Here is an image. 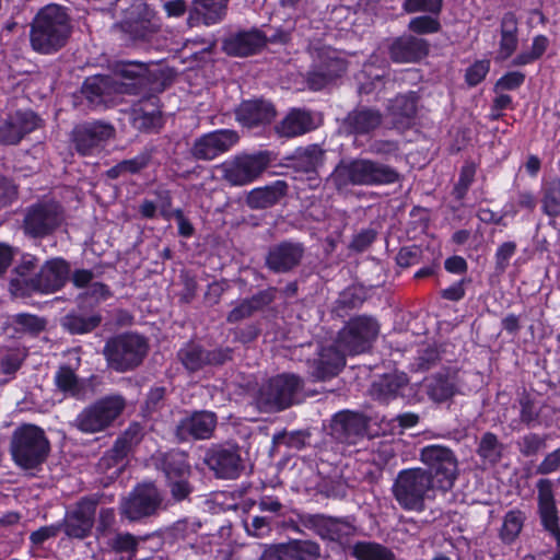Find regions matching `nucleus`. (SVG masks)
I'll list each match as a JSON object with an SVG mask.
<instances>
[{"instance_id": "20", "label": "nucleus", "mask_w": 560, "mask_h": 560, "mask_svg": "<svg viewBox=\"0 0 560 560\" xmlns=\"http://www.w3.org/2000/svg\"><path fill=\"white\" fill-rule=\"evenodd\" d=\"M205 464L223 479H235L244 469L238 446L214 445L208 450Z\"/></svg>"}, {"instance_id": "22", "label": "nucleus", "mask_w": 560, "mask_h": 560, "mask_svg": "<svg viewBox=\"0 0 560 560\" xmlns=\"http://www.w3.org/2000/svg\"><path fill=\"white\" fill-rule=\"evenodd\" d=\"M304 254L305 247L302 243L282 241L269 247L265 265L275 273H288L301 265Z\"/></svg>"}, {"instance_id": "21", "label": "nucleus", "mask_w": 560, "mask_h": 560, "mask_svg": "<svg viewBox=\"0 0 560 560\" xmlns=\"http://www.w3.org/2000/svg\"><path fill=\"white\" fill-rule=\"evenodd\" d=\"M238 140L240 136L236 131L221 129L196 139L189 152L196 160L210 161L229 151Z\"/></svg>"}, {"instance_id": "25", "label": "nucleus", "mask_w": 560, "mask_h": 560, "mask_svg": "<svg viewBox=\"0 0 560 560\" xmlns=\"http://www.w3.org/2000/svg\"><path fill=\"white\" fill-rule=\"evenodd\" d=\"M97 503L96 499H82L77 508L66 515L61 527L67 536L82 539L89 535L94 524Z\"/></svg>"}, {"instance_id": "42", "label": "nucleus", "mask_w": 560, "mask_h": 560, "mask_svg": "<svg viewBox=\"0 0 560 560\" xmlns=\"http://www.w3.org/2000/svg\"><path fill=\"white\" fill-rule=\"evenodd\" d=\"M288 185L283 180H278L273 185L253 189L246 198V203L252 209H266L276 205L285 196Z\"/></svg>"}, {"instance_id": "9", "label": "nucleus", "mask_w": 560, "mask_h": 560, "mask_svg": "<svg viewBox=\"0 0 560 560\" xmlns=\"http://www.w3.org/2000/svg\"><path fill=\"white\" fill-rule=\"evenodd\" d=\"M419 458L436 489L446 492L453 488L458 477V462L451 448L428 445L421 448Z\"/></svg>"}, {"instance_id": "26", "label": "nucleus", "mask_w": 560, "mask_h": 560, "mask_svg": "<svg viewBox=\"0 0 560 560\" xmlns=\"http://www.w3.org/2000/svg\"><path fill=\"white\" fill-rule=\"evenodd\" d=\"M69 265L63 259L47 261L39 272L30 279V287L42 293H52L61 289L69 278Z\"/></svg>"}, {"instance_id": "7", "label": "nucleus", "mask_w": 560, "mask_h": 560, "mask_svg": "<svg viewBox=\"0 0 560 560\" xmlns=\"http://www.w3.org/2000/svg\"><path fill=\"white\" fill-rule=\"evenodd\" d=\"M312 65L305 74L306 86L320 91L340 79L348 69V62L340 52L329 46L311 47Z\"/></svg>"}, {"instance_id": "31", "label": "nucleus", "mask_w": 560, "mask_h": 560, "mask_svg": "<svg viewBox=\"0 0 560 560\" xmlns=\"http://www.w3.org/2000/svg\"><path fill=\"white\" fill-rule=\"evenodd\" d=\"M429 52V44L425 39L402 35L395 38L389 45V57L394 62H417Z\"/></svg>"}, {"instance_id": "29", "label": "nucleus", "mask_w": 560, "mask_h": 560, "mask_svg": "<svg viewBox=\"0 0 560 560\" xmlns=\"http://www.w3.org/2000/svg\"><path fill=\"white\" fill-rule=\"evenodd\" d=\"M236 120L244 127L254 128L270 124L276 117L273 105L264 100L242 102L235 109Z\"/></svg>"}, {"instance_id": "52", "label": "nucleus", "mask_w": 560, "mask_h": 560, "mask_svg": "<svg viewBox=\"0 0 560 560\" xmlns=\"http://www.w3.org/2000/svg\"><path fill=\"white\" fill-rule=\"evenodd\" d=\"M455 386L448 376L435 375L429 386L428 393L435 401H445L454 395Z\"/></svg>"}, {"instance_id": "57", "label": "nucleus", "mask_w": 560, "mask_h": 560, "mask_svg": "<svg viewBox=\"0 0 560 560\" xmlns=\"http://www.w3.org/2000/svg\"><path fill=\"white\" fill-rule=\"evenodd\" d=\"M523 528V520L522 517L514 513L510 512L506 514L504 518V523L501 529V537L505 541H513L517 535L521 533Z\"/></svg>"}, {"instance_id": "38", "label": "nucleus", "mask_w": 560, "mask_h": 560, "mask_svg": "<svg viewBox=\"0 0 560 560\" xmlns=\"http://www.w3.org/2000/svg\"><path fill=\"white\" fill-rule=\"evenodd\" d=\"M156 469L163 471L165 479L190 477L191 468L185 452L172 450L166 453H158L153 456Z\"/></svg>"}, {"instance_id": "36", "label": "nucleus", "mask_w": 560, "mask_h": 560, "mask_svg": "<svg viewBox=\"0 0 560 560\" xmlns=\"http://www.w3.org/2000/svg\"><path fill=\"white\" fill-rule=\"evenodd\" d=\"M299 521L304 527L330 540L340 538L345 534V528L348 527L346 521L323 514H301Z\"/></svg>"}, {"instance_id": "64", "label": "nucleus", "mask_w": 560, "mask_h": 560, "mask_svg": "<svg viewBox=\"0 0 560 560\" xmlns=\"http://www.w3.org/2000/svg\"><path fill=\"white\" fill-rule=\"evenodd\" d=\"M524 81V75L521 72H509L504 77H502L495 83L494 91L500 93L505 90H514Z\"/></svg>"}, {"instance_id": "15", "label": "nucleus", "mask_w": 560, "mask_h": 560, "mask_svg": "<svg viewBox=\"0 0 560 560\" xmlns=\"http://www.w3.org/2000/svg\"><path fill=\"white\" fill-rule=\"evenodd\" d=\"M232 357V348L220 347L213 350H207L201 345L192 341L187 342L177 352L178 361L189 373L198 372L208 365H223L231 361Z\"/></svg>"}, {"instance_id": "39", "label": "nucleus", "mask_w": 560, "mask_h": 560, "mask_svg": "<svg viewBox=\"0 0 560 560\" xmlns=\"http://www.w3.org/2000/svg\"><path fill=\"white\" fill-rule=\"evenodd\" d=\"M275 556L277 560H318L320 547L313 540L293 539L278 545Z\"/></svg>"}, {"instance_id": "1", "label": "nucleus", "mask_w": 560, "mask_h": 560, "mask_svg": "<svg viewBox=\"0 0 560 560\" xmlns=\"http://www.w3.org/2000/svg\"><path fill=\"white\" fill-rule=\"evenodd\" d=\"M71 34V18L66 8L51 3L42 8L33 19L30 44L34 51L51 55L68 44Z\"/></svg>"}, {"instance_id": "61", "label": "nucleus", "mask_w": 560, "mask_h": 560, "mask_svg": "<svg viewBox=\"0 0 560 560\" xmlns=\"http://www.w3.org/2000/svg\"><path fill=\"white\" fill-rule=\"evenodd\" d=\"M261 332L258 322L247 324L233 330L234 339L242 343H249L258 338Z\"/></svg>"}, {"instance_id": "18", "label": "nucleus", "mask_w": 560, "mask_h": 560, "mask_svg": "<svg viewBox=\"0 0 560 560\" xmlns=\"http://www.w3.org/2000/svg\"><path fill=\"white\" fill-rule=\"evenodd\" d=\"M81 93L91 107H98L110 103L116 94L135 92L115 77L98 74L85 79Z\"/></svg>"}, {"instance_id": "58", "label": "nucleus", "mask_w": 560, "mask_h": 560, "mask_svg": "<svg viewBox=\"0 0 560 560\" xmlns=\"http://www.w3.org/2000/svg\"><path fill=\"white\" fill-rule=\"evenodd\" d=\"M25 353L19 349L8 351L1 359L0 369L3 374H14L22 365Z\"/></svg>"}, {"instance_id": "37", "label": "nucleus", "mask_w": 560, "mask_h": 560, "mask_svg": "<svg viewBox=\"0 0 560 560\" xmlns=\"http://www.w3.org/2000/svg\"><path fill=\"white\" fill-rule=\"evenodd\" d=\"M538 503L541 522L560 545V529L558 526V515L553 499L552 483L549 480L541 479L538 485Z\"/></svg>"}, {"instance_id": "59", "label": "nucleus", "mask_w": 560, "mask_h": 560, "mask_svg": "<svg viewBox=\"0 0 560 560\" xmlns=\"http://www.w3.org/2000/svg\"><path fill=\"white\" fill-rule=\"evenodd\" d=\"M476 174V166L474 163H467L463 166L460 171V176L458 183L455 185L453 194L456 199L464 198L468 187L474 182V177Z\"/></svg>"}, {"instance_id": "47", "label": "nucleus", "mask_w": 560, "mask_h": 560, "mask_svg": "<svg viewBox=\"0 0 560 560\" xmlns=\"http://www.w3.org/2000/svg\"><path fill=\"white\" fill-rule=\"evenodd\" d=\"M46 319L33 314L21 313L9 318L8 327L13 328L15 332L37 335L45 330Z\"/></svg>"}, {"instance_id": "44", "label": "nucleus", "mask_w": 560, "mask_h": 560, "mask_svg": "<svg viewBox=\"0 0 560 560\" xmlns=\"http://www.w3.org/2000/svg\"><path fill=\"white\" fill-rule=\"evenodd\" d=\"M407 382L404 374H386L372 384L370 393L376 400L388 401L397 396Z\"/></svg>"}, {"instance_id": "6", "label": "nucleus", "mask_w": 560, "mask_h": 560, "mask_svg": "<svg viewBox=\"0 0 560 560\" xmlns=\"http://www.w3.org/2000/svg\"><path fill=\"white\" fill-rule=\"evenodd\" d=\"M436 489L427 470L421 467L408 468L398 472L393 483V495L401 509L422 512L425 499Z\"/></svg>"}, {"instance_id": "8", "label": "nucleus", "mask_w": 560, "mask_h": 560, "mask_svg": "<svg viewBox=\"0 0 560 560\" xmlns=\"http://www.w3.org/2000/svg\"><path fill=\"white\" fill-rule=\"evenodd\" d=\"M126 408L121 395H108L86 406L72 425L83 433H98L109 428Z\"/></svg>"}, {"instance_id": "55", "label": "nucleus", "mask_w": 560, "mask_h": 560, "mask_svg": "<svg viewBox=\"0 0 560 560\" xmlns=\"http://www.w3.org/2000/svg\"><path fill=\"white\" fill-rule=\"evenodd\" d=\"M364 301L362 289L357 287H349L345 289L338 300L337 305L338 308L341 310H352L360 306Z\"/></svg>"}, {"instance_id": "53", "label": "nucleus", "mask_w": 560, "mask_h": 560, "mask_svg": "<svg viewBox=\"0 0 560 560\" xmlns=\"http://www.w3.org/2000/svg\"><path fill=\"white\" fill-rule=\"evenodd\" d=\"M190 477H179L166 480V486L171 497L176 502L188 500L194 491V486L189 481Z\"/></svg>"}, {"instance_id": "63", "label": "nucleus", "mask_w": 560, "mask_h": 560, "mask_svg": "<svg viewBox=\"0 0 560 560\" xmlns=\"http://www.w3.org/2000/svg\"><path fill=\"white\" fill-rule=\"evenodd\" d=\"M489 71V61H477L470 66L466 71V82L470 86L479 84Z\"/></svg>"}, {"instance_id": "45", "label": "nucleus", "mask_w": 560, "mask_h": 560, "mask_svg": "<svg viewBox=\"0 0 560 560\" xmlns=\"http://www.w3.org/2000/svg\"><path fill=\"white\" fill-rule=\"evenodd\" d=\"M540 205L545 214L556 218L560 214V179H545L540 190Z\"/></svg>"}, {"instance_id": "23", "label": "nucleus", "mask_w": 560, "mask_h": 560, "mask_svg": "<svg viewBox=\"0 0 560 560\" xmlns=\"http://www.w3.org/2000/svg\"><path fill=\"white\" fill-rule=\"evenodd\" d=\"M121 27L131 34L135 39L147 40L158 32V27L151 22L154 12L143 0H137L124 11Z\"/></svg>"}, {"instance_id": "10", "label": "nucleus", "mask_w": 560, "mask_h": 560, "mask_svg": "<svg viewBox=\"0 0 560 560\" xmlns=\"http://www.w3.org/2000/svg\"><path fill=\"white\" fill-rule=\"evenodd\" d=\"M63 221L65 211L60 203L39 201L25 210L22 230L32 238H44L54 234Z\"/></svg>"}, {"instance_id": "12", "label": "nucleus", "mask_w": 560, "mask_h": 560, "mask_svg": "<svg viewBox=\"0 0 560 560\" xmlns=\"http://www.w3.org/2000/svg\"><path fill=\"white\" fill-rule=\"evenodd\" d=\"M378 331L380 325L373 317L355 316L338 332L336 343L347 354H360L371 348Z\"/></svg>"}, {"instance_id": "49", "label": "nucleus", "mask_w": 560, "mask_h": 560, "mask_svg": "<svg viewBox=\"0 0 560 560\" xmlns=\"http://www.w3.org/2000/svg\"><path fill=\"white\" fill-rule=\"evenodd\" d=\"M503 445L499 442L497 435L491 432H486L478 444L477 454L482 460L483 465H494L502 456Z\"/></svg>"}, {"instance_id": "13", "label": "nucleus", "mask_w": 560, "mask_h": 560, "mask_svg": "<svg viewBox=\"0 0 560 560\" xmlns=\"http://www.w3.org/2000/svg\"><path fill=\"white\" fill-rule=\"evenodd\" d=\"M165 509L164 497L153 483L136 487L121 504V513L130 521L150 517Z\"/></svg>"}, {"instance_id": "56", "label": "nucleus", "mask_w": 560, "mask_h": 560, "mask_svg": "<svg viewBox=\"0 0 560 560\" xmlns=\"http://www.w3.org/2000/svg\"><path fill=\"white\" fill-rule=\"evenodd\" d=\"M440 22L431 15H420L413 18L408 24L409 31L416 34L435 33L440 30Z\"/></svg>"}, {"instance_id": "50", "label": "nucleus", "mask_w": 560, "mask_h": 560, "mask_svg": "<svg viewBox=\"0 0 560 560\" xmlns=\"http://www.w3.org/2000/svg\"><path fill=\"white\" fill-rule=\"evenodd\" d=\"M102 322L98 314L89 316L68 314L62 318V327L71 334H86L94 330Z\"/></svg>"}, {"instance_id": "41", "label": "nucleus", "mask_w": 560, "mask_h": 560, "mask_svg": "<svg viewBox=\"0 0 560 560\" xmlns=\"http://www.w3.org/2000/svg\"><path fill=\"white\" fill-rule=\"evenodd\" d=\"M419 96L416 92L397 95L390 101L388 114L396 127H408L418 110Z\"/></svg>"}, {"instance_id": "5", "label": "nucleus", "mask_w": 560, "mask_h": 560, "mask_svg": "<svg viewBox=\"0 0 560 560\" xmlns=\"http://www.w3.org/2000/svg\"><path fill=\"white\" fill-rule=\"evenodd\" d=\"M10 451L16 465L24 469H32L47 458L49 441L42 428L24 423L12 433Z\"/></svg>"}, {"instance_id": "28", "label": "nucleus", "mask_w": 560, "mask_h": 560, "mask_svg": "<svg viewBox=\"0 0 560 560\" xmlns=\"http://www.w3.org/2000/svg\"><path fill=\"white\" fill-rule=\"evenodd\" d=\"M229 0H192L188 10L187 25L196 27L200 24L220 23L226 15Z\"/></svg>"}, {"instance_id": "24", "label": "nucleus", "mask_w": 560, "mask_h": 560, "mask_svg": "<svg viewBox=\"0 0 560 560\" xmlns=\"http://www.w3.org/2000/svg\"><path fill=\"white\" fill-rule=\"evenodd\" d=\"M39 117L31 110H18L0 124V144L16 145L39 127Z\"/></svg>"}, {"instance_id": "46", "label": "nucleus", "mask_w": 560, "mask_h": 560, "mask_svg": "<svg viewBox=\"0 0 560 560\" xmlns=\"http://www.w3.org/2000/svg\"><path fill=\"white\" fill-rule=\"evenodd\" d=\"M155 97H149L147 102H149L153 108L151 110H147L144 108V103L141 101L139 106L133 109V125L136 128L142 131L153 130L161 125V112L156 108Z\"/></svg>"}, {"instance_id": "34", "label": "nucleus", "mask_w": 560, "mask_h": 560, "mask_svg": "<svg viewBox=\"0 0 560 560\" xmlns=\"http://www.w3.org/2000/svg\"><path fill=\"white\" fill-rule=\"evenodd\" d=\"M316 128L313 114L302 108H292L285 117L275 126L276 133L281 138H294Z\"/></svg>"}, {"instance_id": "30", "label": "nucleus", "mask_w": 560, "mask_h": 560, "mask_svg": "<svg viewBox=\"0 0 560 560\" xmlns=\"http://www.w3.org/2000/svg\"><path fill=\"white\" fill-rule=\"evenodd\" d=\"M383 115L378 109L359 107L348 113L341 122V130L347 135L363 136L381 126Z\"/></svg>"}, {"instance_id": "17", "label": "nucleus", "mask_w": 560, "mask_h": 560, "mask_svg": "<svg viewBox=\"0 0 560 560\" xmlns=\"http://www.w3.org/2000/svg\"><path fill=\"white\" fill-rule=\"evenodd\" d=\"M257 506L260 515L254 516L250 523L245 521L244 525L249 535L262 538L281 526L279 518L285 515L287 508L277 498L270 495L261 497Z\"/></svg>"}, {"instance_id": "33", "label": "nucleus", "mask_w": 560, "mask_h": 560, "mask_svg": "<svg viewBox=\"0 0 560 560\" xmlns=\"http://www.w3.org/2000/svg\"><path fill=\"white\" fill-rule=\"evenodd\" d=\"M346 354L337 343L323 347L313 361L312 375L319 381L336 376L346 365Z\"/></svg>"}, {"instance_id": "62", "label": "nucleus", "mask_w": 560, "mask_h": 560, "mask_svg": "<svg viewBox=\"0 0 560 560\" xmlns=\"http://www.w3.org/2000/svg\"><path fill=\"white\" fill-rule=\"evenodd\" d=\"M376 231L374 229H365L355 234L349 244V248L354 252L365 250L376 238Z\"/></svg>"}, {"instance_id": "14", "label": "nucleus", "mask_w": 560, "mask_h": 560, "mask_svg": "<svg viewBox=\"0 0 560 560\" xmlns=\"http://www.w3.org/2000/svg\"><path fill=\"white\" fill-rule=\"evenodd\" d=\"M141 427L131 424L114 443L113 447L100 459L97 467L110 478L118 477L126 466V458L141 439Z\"/></svg>"}, {"instance_id": "48", "label": "nucleus", "mask_w": 560, "mask_h": 560, "mask_svg": "<svg viewBox=\"0 0 560 560\" xmlns=\"http://www.w3.org/2000/svg\"><path fill=\"white\" fill-rule=\"evenodd\" d=\"M148 69L140 62H122L116 66L115 75L122 79L132 80L133 83H126L135 94H138V89L147 83Z\"/></svg>"}, {"instance_id": "11", "label": "nucleus", "mask_w": 560, "mask_h": 560, "mask_svg": "<svg viewBox=\"0 0 560 560\" xmlns=\"http://www.w3.org/2000/svg\"><path fill=\"white\" fill-rule=\"evenodd\" d=\"M272 158L269 151L238 154L221 164L222 178L232 186H244L258 178L269 166Z\"/></svg>"}, {"instance_id": "3", "label": "nucleus", "mask_w": 560, "mask_h": 560, "mask_svg": "<svg viewBox=\"0 0 560 560\" xmlns=\"http://www.w3.org/2000/svg\"><path fill=\"white\" fill-rule=\"evenodd\" d=\"M304 381L296 374L283 373L262 382L253 396V405L264 413L290 408L303 389Z\"/></svg>"}, {"instance_id": "40", "label": "nucleus", "mask_w": 560, "mask_h": 560, "mask_svg": "<svg viewBox=\"0 0 560 560\" xmlns=\"http://www.w3.org/2000/svg\"><path fill=\"white\" fill-rule=\"evenodd\" d=\"M288 166L296 172L313 173L323 166L325 160V150L318 144H310L305 148H299L289 156Z\"/></svg>"}, {"instance_id": "2", "label": "nucleus", "mask_w": 560, "mask_h": 560, "mask_svg": "<svg viewBox=\"0 0 560 560\" xmlns=\"http://www.w3.org/2000/svg\"><path fill=\"white\" fill-rule=\"evenodd\" d=\"M400 174L387 164L370 159L341 161L330 174L329 180L338 190L348 186H378L397 183Z\"/></svg>"}, {"instance_id": "54", "label": "nucleus", "mask_w": 560, "mask_h": 560, "mask_svg": "<svg viewBox=\"0 0 560 560\" xmlns=\"http://www.w3.org/2000/svg\"><path fill=\"white\" fill-rule=\"evenodd\" d=\"M442 4L443 0H405L402 9L407 13L424 12L439 15Z\"/></svg>"}, {"instance_id": "35", "label": "nucleus", "mask_w": 560, "mask_h": 560, "mask_svg": "<svg viewBox=\"0 0 560 560\" xmlns=\"http://www.w3.org/2000/svg\"><path fill=\"white\" fill-rule=\"evenodd\" d=\"M265 44L266 38L258 31L240 32L226 37L222 49L230 56L246 57L257 52Z\"/></svg>"}, {"instance_id": "60", "label": "nucleus", "mask_w": 560, "mask_h": 560, "mask_svg": "<svg viewBox=\"0 0 560 560\" xmlns=\"http://www.w3.org/2000/svg\"><path fill=\"white\" fill-rule=\"evenodd\" d=\"M109 546L115 552H129L133 556L138 548V539L129 533L117 534Z\"/></svg>"}, {"instance_id": "16", "label": "nucleus", "mask_w": 560, "mask_h": 560, "mask_svg": "<svg viewBox=\"0 0 560 560\" xmlns=\"http://www.w3.org/2000/svg\"><path fill=\"white\" fill-rule=\"evenodd\" d=\"M218 424V417L208 410L194 411L182 418L174 429V436L179 443L209 440Z\"/></svg>"}, {"instance_id": "27", "label": "nucleus", "mask_w": 560, "mask_h": 560, "mask_svg": "<svg viewBox=\"0 0 560 560\" xmlns=\"http://www.w3.org/2000/svg\"><path fill=\"white\" fill-rule=\"evenodd\" d=\"M277 288L269 287L254 295L238 301L226 315L228 324H237L252 318L256 313L262 312L275 302Z\"/></svg>"}, {"instance_id": "51", "label": "nucleus", "mask_w": 560, "mask_h": 560, "mask_svg": "<svg viewBox=\"0 0 560 560\" xmlns=\"http://www.w3.org/2000/svg\"><path fill=\"white\" fill-rule=\"evenodd\" d=\"M358 560H395V555L387 547L376 542H358L353 547Z\"/></svg>"}, {"instance_id": "32", "label": "nucleus", "mask_w": 560, "mask_h": 560, "mask_svg": "<svg viewBox=\"0 0 560 560\" xmlns=\"http://www.w3.org/2000/svg\"><path fill=\"white\" fill-rule=\"evenodd\" d=\"M331 431L335 436L347 443H354L355 439L362 436L368 429L366 418L358 412L340 411L331 421Z\"/></svg>"}, {"instance_id": "19", "label": "nucleus", "mask_w": 560, "mask_h": 560, "mask_svg": "<svg viewBox=\"0 0 560 560\" xmlns=\"http://www.w3.org/2000/svg\"><path fill=\"white\" fill-rule=\"evenodd\" d=\"M114 136L115 128L110 124L94 121L77 125L71 131L70 140L79 154L90 155Z\"/></svg>"}, {"instance_id": "4", "label": "nucleus", "mask_w": 560, "mask_h": 560, "mask_svg": "<svg viewBox=\"0 0 560 560\" xmlns=\"http://www.w3.org/2000/svg\"><path fill=\"white\" fill-rule=\"evenodd\" d=\"M149 352L147 338L136 332H124L109 338L103 349L107 366L125 373L140 366Z\"/></svg>"}, {"instance_id": "43", "label": "nucleus", "mask_w": 560, "mask_h": 560, "mask_svg": "<svg viewBox=\"0 0 560 560\" xmlns=\"http://www.w3.org/2000/svg\"><path fill=\"white\" fill-rule=\"evenodd\" d=\"M55 385L59 392L75 399L85 398L84 383L69 365H60L55 375Z\"/></svg>"}]
</instances>
